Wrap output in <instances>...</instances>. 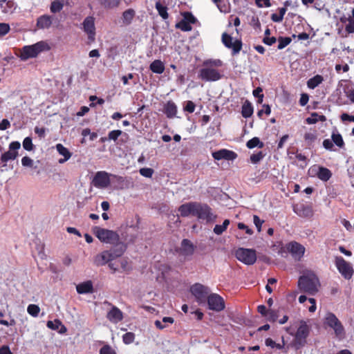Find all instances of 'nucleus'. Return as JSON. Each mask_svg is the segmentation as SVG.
Masks as SVG:
<instances>
[{
    "instance_id": "f257e3e1",
    "label": "nucleus",
    "mask_w": 354,
    "mask_h": 354,
    "mask_svg": "<svg viewBox=\"0 0 354 354\" xmlns=\"http://www.w3.org/2000/svg\"><path fill=\"white\" fill-rule=\"evenodd\" d=\"M320 287V283L318 277L314 272L307 270L304 272L298 280L299 289L307 294H316Z\"/></svg>"
},
{
    "instance_id": "f03ea898",
    "label": "nucleus",
    "mask_w": 354,
    "mask_h": 354,
    "mask_svg": "<svg viewBox=\"0 0 354 354\" xmlns=\"http://www.w3.org/2000/svg\"><path fill=\"white\" fill-rule=\"evenodd\" d=\"M124 251V250L122 248L102 251L95 257L94 263L97 266H104L108 263L109 268L113 272H115L118 270V268L115 267L111 261L122 256Z\"/></svg>"
},
{
    "instance_id": "7ed1b4c3",
    "label": "nucleus",
    "mask_w": 354,
    "mask_h": 354,
    "mask_svg": "<svg viewBox=\"0 0 354 354\" xmlns=\"http://www.w3.org/2000/svg\"><path fill=\"white\" fill-rule=\"evenodd\" d=\"M50 48V47L46 41H40L32 45L24 46L19 51V57L21 60L26 61L37 57L41 53L48 51Z\"/></svg>"
},
{
    "instance_id": "20e7f679",
    "label": "nucleus",
    "mask_w": 354,
    "mask_h": 354,
    "mask_svg": "<svg viewBox=\"0 0 354 354\" xmlns=\"http://www.w3.org/2000/svg\"><path fill=\"white\" fill-rule=\"evenodd\" d=\"M324 324L326 327L331 328L338 339H342L344 338V328L335 314L330 312L326 313L324 317Z\"/></svg>"
},
{
    "instance_id": "39448f33",
    "label": "nucleus",
    "mask_w": 354,
    "mask_h": 354,
    "mask_svg": "<svg viewBox=\"0 0 354 354\" xmlns=\"http://www.w3.org/2000/svg\"><path fill=\"white\" fill-rule=\"evenodd\" d=\"M310 333L309 326L304 321H300L299 327L295 335L292 345L296 349H299L306 344V338Z\"/></svg>"
},
{
    "instance_id": "423d86ee",
    "label": "nucleus",
    "mask_w": 354,
    "mask_h": 354,
    "mask_svg": "<svg viewBox=\"0 0 354 354\" xmlns=\"http://www.w3.org/2000/svg\"><path fill=\"white\" fill-rule=\"evenodd\" d=\"M93 231L97 239L103 243L115 245L119 241V235L112 230L95 227Z\"/></svg>"
},
{
    "instance_id": "0eeeda50",
    "label": "nucleus",
    "mask_w": 354,
    "mask_h": 354,
    "mask_svg": "<svg viewBox=\"0 0 354 354\" xmlns=\"http://www.w3.org/2000/svg\"><path fill=\"white\" fill-rule=\"evenodd\" d=\"M336 268L345 279H350L354 274V269L352 263L346 261L342 257H335L334 261Z\"/></svg>"
},
{
    "instance_id": "6e6552de",
    "label": "nucleus",
    "mask_w": 354,
    "mask_h": 354,
    "mask_svg": "<svg viewBox=\"0 0 354 354\" xmlns=\"http://www.w3.org/2000/svg\"><path fill=\"white\" fill-rule=\"evenodd\" d=\"M21 148V143L18 141H12L8 145V150L1 155L0 160L3 166L11 160H15L19 155V150Z\"/></svg>"
},
{
    "instance_id": "1a4fd4ad",
    "label": "nucleus",
    "mask_w": 354,
    "mask_h": 354,
    "mask_svg": "<svg viewBox=\"0 0 354 354\" xmlns=\"http://www.w3.org/2000/svg\"><path fill=\"white\" fill-rule=\"evenodd\" d=\"M82 28L86 35L88 41L93 42L95 40L96 35L95 17L93 16L86 17L82 24Z\"/></svg>"
},
{
    "instance_id": "9d476101",
    "label": "nucleus",
    "mask_w": 354,
    "mask_h": 354,
    "mask_svg": "<svg viewBox=\"0 0 354 354\" xmlns=\"http://www.w3.org/2000/svg\"><path fill=\"white\" fill-rule=\"evenodd\" d=\"M237 259L246 265H252L257 260L256 252L252 249L239 248L236 251Z\"/></svg>"
},
{
    "instance_id": "9b49d317",
    "label": "nucleus",
    "mask_w": 354,
    "mask_h": 354,
    "mask_svg": "<svg viewBox=\"0 0 354 354\" xmlns=\"http://www.w3.org/2000/svg\"><path fill=\"white\" fill-rule=\"evenodd\" d=\"M111 176L115 177V176L104 171H97L93 178V184L97 188L105 189L111 183Z\"/></svg>"
},
{
    "instance_id": "f8f14e48",
    "label": "nucleus",
    "mask_w": 354,
    "mask_h": 354,
    "mask_svg": "<svg viewBox=\"0 0 354 354\" xmlns=\"http://www.w3.org/2000/svg\"><path fill=\"white\" fill-rule=\"evenodd\" d=\"M208 308L216 312H220L225 308V302L223 299L216 293L209 294L206 298Z\"/></svg>"
},
{
    "instance_id": "ddd939ff",
    "label": "nucleus",
    "mask_w": 354,
    "mask_h": 354,
    "mask_svg": "<svg viewBox=\"0 0 354 354\" xmlns=\"http://www.w3.org/2000/svg\"><path fill=\"white\" fill-rule=\"evenodd\" d=\"M190 291L197 301L200 304L205 301V299L209 293V288L200 283L193 285L190 288Z\"/></svg>"
},
{
    "instance_id": "4468645a",
    "label": "nucleus",
    "mask_w": 354,
    "mask_h": 354,
    "mask_svg": "<svg viewBox=\"0 0 354 354\" xmlns=\"http://www.w3.org/2000/svg\"><path fill=\"white\" fill-rule=\"evenodd\" d=\"M308 174L310 176H317L322 181L328 180L332 176V173L328 169L316 165L309 168Z\"/></svg>"
},
{
    "instance_id": "2eb2a0df",
    "label": "nucleus",
    "mask_w": 354,
    "mask_h": 354,
    "mask_svg": "<svg viewBox=\"0 0 354 354\" xmlns=\"http://www.w3.org/2000/svg\"><path fill=\"white\" fill-rule=\"evenodd\" d=\"M199 77L207 82H214L221 78V75L218 70L214 68H203L199 73Z\"/></svg>"
},
{
    "instance_id": "dca6fc26",
    "label": "nucleus",
    "mask_w": 354,
    "mask_h": 354,
    "mask_svg": "<svg viewBox=\"0 0 354 354\" xmlns=\"http://www.w3.org/2000/svg\"><path fill=\"white\" fill-rule=\"evenodd\" d=\"M286 249L292 257L297 261L301 260L306 251L305 247L296 241L288 243L286 245Z\"/></svg>"
},
{
    "instance_id": "f3484780",
    "label": "nucleus",
    "mask_w": 354,
    "mask_h": 354,
    "mask_svg": "<svg viewBox=\"0 0 354 354\" xmlns=\"http://www.w3.org/2000/svg\"><path fill=\"white\" fill-rule=\"evenodd\" d=\"M222 41L227 48H232L234 53H239L241 49V41L234 40L233 38L227 33L222 35Z\"/></svg>"
},
{
    "instance_id": "a211bd4d",
    "label": "nucleus",
    "mask_w": 354,
    "mask_h": 354,
    "mask_svg": "<svg viewBox=\"0 0 354 354\" xmlns=\"http://www.w3.org/2000/svg\"><path fill=\"white\" fill-rule=\"evenodd\" d=\"M196 209V216L198 218L206 220L207 221H212L215 218V216L211 212V209L208 206L198 203Z\"/></svg>"
},
{
    "instance_id": "6ab92c4d",
    "label": "nucleus",
    "mask_w": 354,
    "mask_h": 354,
    "mask_svg": "<svg viewBox=\"0 0 354 354\" xmlns=\"http://www.w3.org/2000/svg\"><path fill=\"white\" fill-rule=\"evenodd\" d=\"M197 204L195 203H188L180 205L178 208V211L180 216L183 217L194 216H196L197 212Z\"/></svg>"
},
{
    "instance_id": "aec40b11",
    "label": "nucleus",
    "mask_w": 354,
    "mask_h": 354,
    "mask_svg": "<svg viewBox=\"0 0 354 354\" xmlns=\"http://www.w3.org/2000/svg\"><path fill=\"white\" fill-rule=\"evenodd\" d=\"M212 156L216 160H234L236 155L234 152L232 151H229L227 149H221L217 151H215L212 153Z\"/></svg>"
},
{
    "instance_id": "412c9836",
    "label": "nucleus",
    "mask_w": 354,
    "mask_h": 354,
    "mask_svg": "<svg viewBox=\"0 0 354 354\" xmlns=\"http://www.w3.org/2000/svg\"><path fill=\"white\" fill-rule=\"evenodd\" d=\"M194 246L192 243L187 240L184 239L181 243V247L180 249V253L185 257H190L194 253Z\"/></svg>"
},
{
    "instance_id": "4be33fe9",
    "label": "nucleus",
    "mask_w": 354,
    "mask_h": 354,
    "mask_svg": "<svg viewBox=\"0 0 354 354\" xmlns=\"http://www.w3.org/2000/svg\"><path fill=\"white\" fill-rule=\"evenodd\" d=\"M295 212L301 217L309 218L313 214V209L309 205H301L294 208Z\"/></svg>"
},
{
    "instance_id": "5701e85b",
    "label": "nucleus",
    "mask_w": 354,
    "mask_h": 354,
    "mask_svg": "<svg viewBox=\"0 0 354 354\" xmlns=\"http://www.w3.org/2000/svg\"><path fill=\"white\" fill-rule=\"evenodd\" d=\"M108 319L113 323H118L122 319V313L121 310L116 308L113 307L108 313L106 315Z\"/></svg>"
},
{
    "instance_id": "b1692460",
    "label": "nucleus",
    "mask_w": 354,
    "mask_h": 354,
    "mask_svg": "<svg viewBox=\"0 0 354 354\" xmlns=\"http://www.w3.org/2000/svg\"><path fill=\"white\" fill-rule=\"evenodd\" d=\"M136 16V11L132 8H129L122 12L121 22L124 26L130 25Z\"/></svg>"
},
{
    "instance_id": "393cba45",
    "label": "nucleus",
    "mask_w": 354,
    "mask_h": 354,
    "mask_svg": "<svg viewBox=\"0 0 354 354\" xmlns=\"http://www.w3.org/2000/svg\"><path fill=\"white\" fill-rule=\"evenodd\" d=\"M55 148H56L57 152L61 156H64L63 158H61L59 160L58 162L59 164H63L71 158V157L72 156L71 153L63 145L59 144V143L57 144L55 146Z\"/></svg>"
},
{
    "instance_id": "a878e982",
    "label": "nucleus",
    "mask_w": 354,
    "mask_h": 354,
    "mask_svg": "<svg viewBox=\"0 0 354 354\" xmlns=\"http://www.w3.org/2000/svg\"><path fill=\"white\" fill-rule=\"evenodd\" d=\"M77 292L79 294L91 293L93 291V283L91 281H86L76 286Z\"/></svg>"
},
{
    "instance_id": "bb28decb",
    "label": "nucleus",
    "mask_w": 354,
    "mask_h": 354,
    "mask_svg": "<svg viewBox=\"0 0 354 354\" xmlns=\"http://www.w3.org/2000/svg\"><path fill=\"white\" fill-rule=\"evenodd\" d=\"M52 24L51 17L48 15H42L39 17L37 21V26L39 28H48Z\"/></svg>"
},
{
    "instance_id": "cd10ccee",
    "label": "nucleus",
    "mask_w": 354,
    "mask_h": 354,
    "mask_svg": "<svg viewBox=\"0 0 354 354\" xmlns=\"http://www.w3.org/2000/svg\"><path fill=\"white\" fill-rule=\"evenodd\" d=\"M174 322V320L172 317H165L162 320H156L154 324L157 328L163 330L172 324Z\"/></svg>"
},
{
    "instance_id": "c85d7f7f",
    "label": "nucleus",
    "mask_w": 354,
    "mask_h": 354,
    "mask_svg": "<svg viewBox=\"0 0 354 354\" xmlns=\"http://www.w3.org/2000/svg\"><path fill=\"white\" fill-rule=\"evenodd\" d=\"M150 69L155 73L161 74L165 71V66L162 61L156 59L150 64Z\"/></svg>"
},
{
    "instance_id": "c756f323",
    "label": "nucleus",
    "mask_w": 354,
    "mask_h": 354,
    "mask_svg": "<svg viewBox=\"0 0 354 354\" xmlns=\"http://www.w3.org/2000/svg\"><path fill=\"white\" fill-rule=\"evenodd\" d=\"M165 113L168 118H173L177 113V107L172 102H168L165 105Z\"/></svg>"
},
{
    "instance_id": "7c9ffc66",
    "label": "nucleus",
    "mask_w": 354,
    "mask_h": 354,
    "mask_svg": "<svg viewBox=\"0 0 354 354\" xmlns=\"http://www.w3.org/2000/svg\"><path fill=\"white\" fill-rule=\"evenodd\" d=\"M217 6L218 10L223 13H227L230 10V4L227 0H212Z\"/></svg>"
},
{
    "instance_id": "2f4dec72",
    "label": "nucleus",
    "mask_w": 354,
    "mask_h": 354,
    "mask_svg": "<svg viewBox=\"0 0 354 354\" xmlns=\"http://www.w3.org/2000/svg\"><path fill=\"white\" fill-rule=\"evenodd\" d=\"M324 81V78L322 75H317L309 79L307 82V86L310 89H314Z\"/></svg>"
},
{
    "instance_id": "473e14b6",
    "label": "nucleus",
    "mask_w": 354,
    "mask_h": 354,
    "mask_svg": "<svg viewBox=\"0 0 354 354\" xmlns=\"http://www.w3.org/2000/svg\"><path fill=\"white\" fill-rule=\"evenodd\" d=\"M242 115L244 118H249L253 113V107L250 102L246 101L242 106Z\"/></svg>"
},
{
    "instance_id": "72a5a7b5",
    "label": "nucleus",
    "mask_w": 354,
    "mask_h": 354,
    "mask_svg": "<svg viewBox=\"0 0 354 354\" xmlns=\"http://www.w3.org/2000/svg\"><path fill=\"white\" fill-rule=\"evenodd\" d=\"M223 65V62L218 59H209L204 61L203 66L205 67L217 68Z\"/></svg>"
},
{
    "instance_id": "f704fd0d",
    "label": "nucleus",
    "mask_w": 354,
    "mask_h": 354,
    "mask_svg": "<svg viewBox=\"0 0 354 354\" xmlns=\"http://www.w3.org/2000/svg\"><path fill=\"white\" fill-rule=\"evenodd\" d=\"M230 220L225 219L222 225H216L214 228V232L217 235L221 234L226 230L227 226L230 225Z\"/></svg>"
},
{
    "instance_id": "c9c22d12",
    "label": "nucleus",
    "mask_w": 354,
    "mask_h": 354,
    "mask_svg": "<svg viewBox=\"0 0 354 354\" xmlns=\"http://www.w3.org/2000/svg\"><path fill=\"white\" fill-rule=\"evenodd\" d=\"M156 8L162 19H167L168 18L167 8L162 6L159 1L156 2Z\"/></svg>"
},
{
    "instance_id": "e433bc0d",
    "label": "nucleus",
    "mask_w": 354,
    "mask_h": 354,
    "mask_svg": "<svg viewBox=\"0 0 354 354\" xmlns=\"http://www.w3.org/2000/svg\"><path fill=\"white\" fill-rule=\"evenodd\" d=\"M333 142L338 147H342L344 145L342 136L339 133L333 132L331 136Z\"/></svg>"
},
{
    "instance_id": "4c0bfd02",
    "label": "nucleus",
    "mask_w": 354,
    "mask_h": 354,
    "mask_svg": "<svg viewBox=\"0 0 354 354\" xmlns=\"http://www.w3.org/2000/svg\"><path fill=\"white\" fill-rule=\"evenodd\" d=\"M246 145L249 149H252L256 147L261 148L263 147V144L260 141V140L258 138L255 137L248 141Z\"/></svg>"
},
{
    "instance_id": "58836bf2",
    "label": "nucleus",
    "mask_w": 354,
    "mask_h": 354,
    "mask_svg": "<svg viewBox=\"0 0 354 354\" xmlns=\"http://www.w3.org/2000/svg\"><path fill=\"white\" fill-rule=\"evenodd\" d=\"M40 311V308L37 305L30 304L27 308V312L32 317H37Z\"/></svg>"
},
{
    "instance_id": "ea45409f",
    "label": "nucleus",
    "mask_w": 354,
    "mask_h": 354,
    "mask_svg": "<svg viewBox=\"0 0 354 354\" xmlns=\"http://www.w3.org/2000/svg\"><path fill=\"white\" fill-rule=\"evenodd\" d=\"M176 27L183 31H190L192 30V25L183 19L176 24Z\"/></svg>"
},
{
    "instance_id": "a19ab883",
    "label": "nucleus",
    "mask_w": 354,
    "mask_h": 354,
    "mask_svg": "<svg viewBox=\"0 0 354 354\" xmlns=\"http://www.w3.org/2000/svg\"><path fill=\"white\" fill-rule=\"evenodd\" d=\"M63 8V3L59 0H55L52 2L50 6V11L53 13L59 12Z\"/></svg>"
},
{
    "instance_id": "79ce46f5",
    "label": "nucleus",
    "mask_w": 354,
    "mask_h": 354,
    "mask_svg": "<svg viewBox=\"0 0 354 354\" xmlns=\"http://www.w3.org/2000/svg\"><path fill=\"white\" fill-rule=\"evenodd\" d=\"M265 343L267 346H269L272 348H276V349H282L284 346V344H277L274 340H272L271 338L266 339Z\"/></svg>"
},
{
    "instance_id": "37998d69",
    "label": "nucleus",
    "mask_w": 354,
    "mask_h": 354,
    "mask_svg": "<svg viewBox=\"0 0 354 354\" xmlns=\"http://www.w3.org/2000/svg\"><path fill=\"white\" fill-rule=\"evenodd\" d=\"M23 147L26 151H32L34 149V145L32 142V139L30 137H26L24 138L23 141Z\"/></svg>"
},
{
    "instance_id": "c03bdc74",
    "label": "nucleus",
    "mask_w": 354,
    "mask_h": 354,
    "mask_svg": "<svg viewBox=\"0 0 354 354\" xmlns=\"http://www.w3.org/2000/svg\"><path fill=\"white\" fill-rule=\"evenodd\" d=\"M266 317L270 322H275L278 317L277 313L275 310L269 308L267 310Z\"/></svg>"
},
{
    "instance_id": "a18cd8bd",
    "label": "nucleus",
    "mask_w": 354,
    "mask_h": 354,
    "mask_svg": "<svg viewBox=\"0 0 354 354\" xmlns=\"http://www.w3.org/2000/svg\"><path fill=\"white\" fill-rule=\"evenodd\" d=\"M183 19L191 25L195 24L196 21L195 17L190 12H185Z\"/></svg>"
},
{
    "instance_id": "49530a36",
    "label": "nucleus",
    "mask_w": 354,
    "mask_h": 354,
    "mask_svg": "<svg viewBox=\"0 0 354 354\" xmlns=\"http://www.w3.org/2000/svg\"><path fill=\"white\" fill-rule=\"evenodd\" d=\"M122 339L125 344H129L134 341L135 335L133 333H127L123 335Z\"/></svg>"
},
{
    "instance_id": "de8ad7c7",
    "label": "nucleus",
    "mask_w": 354,
    "mask_h": 354,
    "mask_svg": "<svg viewBox=\"0 0 354 354\" xmlns=\"http://www.w3.org/2000/svg\"><path fill=\"white\" fill-rule=\"evenodd\" d=\"M21 165L26 167L32 168L34 165V161L28 156H24L21 159Z\"/></svg>"
},
{
    "instance_id": "09e8293b",
    "label": "nucleus",
    "mask_w": 354,
    "mask_h": 354,
    "mask_svg": "<svg viewBox=\"0 0 354 354\" xmlns=\"http://www.w3.org/2000/svg\"><path fill=\"white\" fill-rule=\"evenodd\" d=\"M140 174L147 178H151L153 174V170L151 168L144 167L139 171Z\"/></svg>"
},
{
    "instance_id": "8fccbe9b",
    "label": "nucleus",
    "mask_w": 354,
    "mask_h": 354,
    "mask_svg": "<svg viewBox=\"0 0 354 354\" xmlns=\"http://www.w3.org/2000/svg\"><path fill=\"white\" fill-rule=\"evenodd\" d=\"M61 326V322L58 319L54 321H48L47 326L52 330H58Z\"/></svg>"
},
{
    "instance_id": "3c124183",
    "label": "nucleus",
    "mask_w": 354,
    "mask_h": 354,
    "mask_svg": "<svg viewBox=\"0 0 354 354\" xmlns=\"http://www.w3.org/2000/svg\"><path fill=\"white\" fill-rule=\"evenodd\" d=\"M82 135L84 137L89 136V139L91 140H94L97 137V134L96 133L91 132V130L89 129H88V128L84 129L82 130Z\"/></svg>"
},
{
    "instance_id": "603ef678",
    "label": "nucleus",
    "mask_w": 354,
    "mask_h": 354,
    "mask_svg": "<svg viewBox=\"0 0 354 354\" xmlns=\"http://www.w3.org/2000/svg\"><path fill=\"white\" fill-rule=\"evenodd\" d=\"M122 131L120 130H113L109 133L108 138L110 140L115 141L118 137L122 134Z\"/></svg>"
},
{
    "instance_id": "864d4df0",
    "label": "nucleus",
    "mask_w": 354,
    "mask_h": 354,
    "mask_svg": "<svg viewBox=\"0 0 354 354\" xmlns=\"http://www.w3.org/2000/svg\"><path fill=\"white\" fill-rule=\"evenodd\" d=\"M10 30L8 24L0 23V37L6 35Z\"/></svg>"
},
{
    "instance_id": "5fc2aeb1",
    "label": "nucleus",
    "mask_w": 354,
    "mask_h": 354,
    "mask_svg": "<svg viewBox=\"0 0 354 354\" xmlns=\"http://www.w3.org/2000/svg\"><path fill=\"white\" fill-rule=\"evenodd\" d=\"M253 223L255 225L257 231L259 232L261 230V225L264 223L263 220H261L258 216L254 215L253 216Z\"/></svg>"
},
{
    "instance_id": "6e6d98bb",
    "label": "nucleus",
    "mask_w": 354,
    "mask_h": 354,
    "mask_svg": "<svg viewBox=\"0 0 354 354\" xmlns=\"http://www.w3.org/2000/svg\"><path fill=\"white\" fill-rule=\"evenodd\" d=\"M291 42V39L289 37L280 38L279 40L278 48L283 49Z\"/></svg>"
},
{
    "instance_id": "4d7b16f0",
    "label": "nucleus",
    "mask_w": 354,
    "mask_h": 354,
    "mask_svg": "<svg viewBox=\"0 0 354 354\" xmlns=\"http://www.w3.org/2000/svg\"><path fill=\"white\" fill-rule=\"evenodd\" d=\"M263 158V154L262 152H259L257 153L252 154L250 156V160L252 163L256 164L259 162Z\"/></svg>"
},
{
    "instance_id": "13d9d810",
    "label": "nucleus",
    "mask_w": 354,
    "mask_h": 354,
    "mask_svg": "<svg viewBox=\"0 0 354 354\" xmlns=\"http://www.w3.org/2000/svg\"><path fill=\"white\" fill-rule=\"evenodd\" d=\"M306 122L308 124H315L318 122V113H313L310 117L306 118Z\"/></svg>"
},
{
    "instance_id": "bf43d9fd",
    "label": "nucleus",
    "mask_w": 354,
    "mask_h": 354,
    "mask_svg": "<svg viewBox=\"0 0 354 354\" xmlns=\"http://www.w3.org/2000/svg\"><path fill=\"white\" fill-rule=\"evenodd\" d=\"M346 30L349 33L354 32V19L348 18V24L346 26Z\"/></svg>"
},
{
    "instance_id": "052dcab7",
    "label": "nucleus",
    "mask_w": 354,
    "mask_h": 354,
    "mask_svg": "<svg viewBox=\"0 0 354 354\" xmlns=\"http://www.w3.org/2000/svg\"><path fill=\"white\" fill-rule=\"evenodd\" d=\"M100 354H116L115 351L109 346H103L100 351Z\"/></svg>"
},
{
    "instance_id": "680f3d73",
    "label": "nucleus",
    "mask_w": 354,
    "mask_h": 354,
    "mask_svg": "<svg viewBox=\"0 0 354 354\" xmlns=\"http://www.w3.org/2000/svg\"><path fill=\"white\" fill-rule=\"evenodd\" d=\"M263 113H266V115H268L270 114V113H271V109H270V106H269V105H268V104H264V105L263 106V109H261V110L259 111H258V113H257V115H258V116L261 117V115H262V114H263Z\"/></svg>"
},
{
    "instance_id": "e2e57ef3",
    "label": "nucleus",
    "mask_w": 354,
    "mask_h": 354,
    "mask_svg": "<svg viewBox=\"0 0 354 354\" xmlns=\"http://www.w3.org/2000/svg\"><path fill=\"white\" fill-rule=\"evenodd\" d=\"M304 139L308 142H313L316 139V134L313 132L306 133L304 135Z\"/></svg>"
},
{
    "instance_id": "0e129e2a",
    "label": "nucleus",
    "mask_w": 354,
    "mask_h": 354,
    "mask_svg": "<svg viewBox=\"0 0 354 354\" xmlns=\"http://www.w3.org/2000/svg\"><path fill=\"white\" fill-rule=\"evenodd\" d=\"M34 131H35V133L36 134H37L39 138H44V136L46 135V129L45 128L35 127Z\"/></svg>"
},
{
    "instance_id": "69168bd1",
    "label": "nucleus",
    "mask_w": 354,
    "mask_h": 354,
    "mask_svg": "<svg viewBox=\"0 0 354 354\" xmlns=\"http://www.w3.org/2000/svg\"><path fill=\"white\" fill-rule=\"evenodd\" d=\"M184 109L189 113H193L195 110V104L192 101H188Z\"/></svg>"
},
{
    "instance_id": "338daca9",
    "label": "nucleus",
    "mask_w": 354,
    "mask_h": 354,
    "mask_svg": "<svg viewBox=\"0 0 354 354\" xmlns=\"http://www.w3.org/2000/svg\"><path fill=\"white\" fill-rule=\"evenodd\" d=\"M238 228L240 230H245V232L250 235L252 234L253 233V231L243 223H238Z\"/></svg>"
},
{
    "instance_id": "774afa93",
    "label": "nucleus",
    "mask_w": 354,
    "mask_h": 354,
    "mask_svg": "<svg viewBox=\"0 0 354 354\" xmlns=\"http://www.w3.org/2000/svg\"><path fill=\"white\" fill-rule=\"evenodd\" d=\"M341 119L343 122L345 121H351L354 122V115H349L347 113H343L341 115Z\"/></svg>"
}]
</instances>
